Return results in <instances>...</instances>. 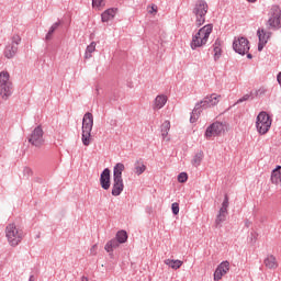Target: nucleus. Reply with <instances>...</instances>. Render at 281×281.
<instances>
[{"label":"nucleus","instance_id":"f257e3e1","mask_svg":"<svg viewBox=\"0 0 281 281\" xmlns=\"http://www.w3.org/2000/svg\"><path fill=\"white\" fill-rule=\"evenodd\" d=\"M212 30H214V25L206 24L201 27L195 34H193L191 41V49H199V47H205V45H207V41H210V34H212Z\"/></svg>","mask_w":281,"mask_h":281},{"label":"nucleus","instance_id":"f03ea898","mask_svg":"<svg viewBox=\"0 0 281 281\" xmlns=\"http://www.w3.org/2000/svg\"><path fill=\"white\" fill-rule=\"evenodd\" d=\"M25 237L23 229L14 223H10L5 227V238L10 247H19Z\"/></svg>","mask_w":281,"mask_h":281},{"label":"nucleus","instance_id":"7ed1b4c3","mask_svg":"<svg viewBox=\"0 0 281 281\" xmlns=\"http://www.w3.org/2000/svg\"><path fill=\"white\" fill-rule=\"evenodd\" d=\"M91 131H93V114L87 112L82 119V144L89 146L91 144Z\"/></svg>","mask_w":281,"mask_h":281},{"label":"nucleus","instance_id":"20e7f679","mask_svg":"<svg viewBox=\"0 0 281 281\" xmlns=\"http://www.w3.org/2000/svg\"><path fill=\"white\" fill-rule=\"evenodd\" d=\"M271 124H273V120L267 112H260L256 119V130L259 135H267L271 130Z\"/></svg>","mask_w":281,"mask_h":281},{"label":"nucleus","instance_id":"39448f33","mask_svg":"<svg viewBox=\"0 0 281 281\" xmlns=\"http://www.w3.org/2000/svg\"><path fill=\"white\" fill-rule=\"evenodd\" d=\"M0 95L2 100H8L12 95V81L8 71L0 72Z\"/></svg>","mask_w":281,"mask_h":281},{"label":"nucleus","instance_id":"423d86ee","mask_svg":"<svg viewBox=\"0 0 281 281\" xmlns=\"http://www.w3.org/2000/svg\"><path fill=\"white\" fill-rule=\"evenodd\" d=\"M207 2L205 0H199L193 9L195 15V25L201 27L205 23V14H207Z\"/></svg>","mask_w":281,"mask_h":281},{"label":"nucleus","instance_id":"0eeeda50","mask_svg":"<svg viewBox=\"0 0 281 281\" xmlns=\"http://www.w3.org/2000/svg\"><path fill=\"white\" fill-rule=\"evenodd\" d=\"M268 22L267 25L269 30H280L281 27V10L278 5L271 7L269 13H268Z\"/></svg>","mask_w":281,"mask_h":281},{"label":"nucleus","instance_id":"6e6552de","mask_svg":"<svg viewBox=\"0 0 281 281\" xmlns=\"http://www.w3.org/2000/svg\"><path fill=\"white\" fill-rule=\"evenodd\" d=\"M43 135H45V133L43 132V127L38 125L32 131L31 135L29 136V143L36 148H41V145L45 143V138H43Z\"/></svg>","mask_w":281,"mask_h":281},{"label":"nucleus","instance_id":"1a4fd4ad","mask_svg":"<svg viewBox=\"0 0 281 281\" xmlns=\"http://www.w3.org/2000/svg\"><path fill=\"white\" fill-rule=\"evenodd\" d=\"M228 210H229V196L225 194L224 201L222 202V205L220 207L218 214L215 220L216 225H221V223H225L227 218V214H229Z\"/></svg>","mask_w":281,"mask_h":281},{"label":"nucleus","instance_id":"9d476101","mask_svg":"<svg viewBox=\"0 0 281 281\" xmlns=\"http://www.w3.org/2000/svg\"><path fill=\"white\" fill-rule=\"evenodd\" d=\"M223 133H225V125L221 122H215L206 128L204 135L206 139H212V137H218Z\"/></svg>","mask_w":281,"mask_h":281},{"label":"nucleus","instance_id":"9b49d317","mask_svg":"<svg viewBox=\"0 0 281 281\" xmlns=\"http://www.w3.org/2000/svg\"><path fill=\"white\" fill-rule=\"evenodd\" d=\"M233 49H235L237 54L245 56V54L249 53V41L245 37L235 40L233 43Z\"/></svg>","mask_w":281,"mask_h":281},{"label":"nucleus","instance_id":"f8f14e48","mask_svg":"<svg viewBox=\"0 0 281 281\" xmlns=\"http://www.w3.org/2000/svg\"><path fill=\"white\" fill-rule=\"evenodd\" d=\"M221 94L212 93L211 95H206L202 101L198 104L202 109H211V106H217L218 102H221Z\"/></svg>","mask_w":281,"mask_h":281},{"label":"nucleus","instance_id":"ddd939ff","mask_svg":"<svg viewBox=\"0 0 281 281\" xmlns=\"http://www.w3.org/2000/svg\"><path fill=\"white\" fill-rule=\"evenodd\" d=\"M257 36L259 38L258 52H262V49H265V45H267V43H269V38H271V32L265 31V29H259L257 31Z\"/></svg>","mask_w":281,"mask_h":281},{"label":"nucleus","instance_id":"4468645a","mask_svg":"<svg viewBox=\"0 0 281 281\" xmlns=\"http://www.w3.org/2000/svg\"><path fill=\"white\" fill-rule=\"evenodd\" d=\"M228 272H229V261H223L217 266L213 274V279L215 281L223 280V276H226V273Z\"/></svg>","mask_w":281,"mask_h":281},{"label":"nucleus","instance_id":"2eb2a0df","mask_svg":"<svg viewBox=\"0 0 281 281\" xmlns=\"http://www.w3.org/2000/svg\"><path fill=\"white\" fill-rule=\"evenodd\" d=\"M100 183L103 190H109V188H111V170L109 168H105L102 171L100 177Z\"/></svg>","mask_w":281,"mask_h":281},{"label":"nucleus","instance_id":"dca6fc26","mask_svg":"<svg viewBox=\"0 0 281 281\" xmlns=\"http://www.w3.org/2000/svg\"><path fill=\"white\" fill-rule=\"evenodd\" d=\"M124 192V179H114L112 184V196H120Z\"/></svg>","mask_w":281,"mask_h":281},{"label":"nucleus","instance_id":"f3484780","mask_svg":"<svg viewBox=\"0 0 281 281\" xmlns=\"http://www.w3.org/2000/svg\"><path fill=\"white\" fill-rule=\"evenodd\" d=\"M263 265L266 269H270V271H276V269L280 267L278 259L273 255H268L263 260Z\"/></svg>","mask_w":281,"mask_h":281},{"label":"nucleus","instance_id":"a211bd4d","mask_svg":"<svg viewBox=\"0 0 281 281\" xmlns=\"http://www.w3.org/2000/svg\"><path fill=\"white\" fill-rule=\"evenodd\" d=\"M115 14H117V8H110L106 9L101 14V21L102 23H109V21H113L115 19Z\"/></svg>","mask_w":281,"mask_h":281},{"label":"nucleus","instance_id":"6ab92c4d","mask_svg":"<svg viewBox=\"0 0 281 281\" xmlns=\"http://www.w3.org/2000/svg\"><path fill=\"white\" fill-rule=\"evenodd\" d=\"M167 102H168V95L158 94L154 100V110L159 111V109H164Z\"/></svg>","mask_w":281,"mask_h":281},{"label":"nucleus","instance_id":"aec40b11","mask_svg":"<svg viewBox=\"0 0 281 281\" xmlns=\"http://www.w3.org/2000/svg\"><path fill=\"white\" fill-rule=\"evenodd\" d=\"M270 182L272 186H281V166H277L270 176Z\"/></svg>","mask_w":281,"mask_h":281},{"label":"nucleus","instance_id":"412c9836","mask_svg":"<svg viewBox=\"0 0 281 281\" xmlns=\"http://www.w3.org/2000/svg\"><path fill=\"white\" fill-rule=\"evenodd\" d=\"M126 170V167L122 162H117L113 168V179H123L122 172Z\"/></svg>","mask_w":281,"mask_h":281},{"label":"nucleus","instance_id":"4be33fe9","mask_svg":"<svg viewBox=\"0 0 281 281\" xmlns=\"http://www.w3.org/2000/svg\"><path fill=\"white\" fill-rule=\"evenodd\" d=\"M165 265H167V267H170V269L177 271V269H181V267L183 266V261L179 259H166Z\"/></svg>","mask_w":281,"mask_h":281},{"label":"nucleus","instance_id":"5701e85b","mask_svg":"<svg viewBox=\"0 0 281 281\" xmlns=\"http://www.w3.org/2000/svg\"><path fill=\"white\" fill-rule=\"evenodd\" d=\"M168 133H170V121H165L161 125V136L165 142H170V137H168Z\"/></svg>","mask_w":281,"mask_h":281},{"label":"nucleus","instance_id":"b1692460","mask_svg":"<svg viewBox=\"0 0 281 281\" xmlns=\"http://www.w3.org/2000/svg\"><path fill=\"white\" fill-rule=\"evenodd\" d=\"M120 241L116 239H112L110 241H108L104 246L105 251H108V254H111V251H113V249H117V247H120Z\"/></svg>","mask_w":281,"mask_h":281},{"label":"nucleus","instance_id":"393cba45","mask_svg":"<svg viewBox=\"0 0 281 281\" xmlns=\"http://www.w3.org/2000/svg\"><path fill=\"white\" fill-rule=\"evenodd\" d=\"M16 45H9L5 47V50H4V56L5 58H13V56L16 54Z\"/></svg>","mask_w":281,"mask_h":281},{"label":"nucleus","instance_id":"a878e982","mask_svg":"<svg viewBox=\"0 0 281 281\" xmlns=\"http://www.w3.org/2000/svg\"><path fill=\"white\" fill-rule=\"evenodd\" d=\"M203 157H205L203 151L196 153L192 159V166H194L195 168H199V166H201V161H203Z\"/></svg>","mask_w":281,"mask_h":281},{"label":"nucleus","instance_id":"bb28decb","mask_svg":"<svg viewBox=\"0 0 281 281\" xmlns=\"http://www.w3.org/2000/svg\"><path fill=\"white\" fill-rule=\"evenodd\" d=\"M201 105L199 103L195 105V109L191 113L190 122L194 124L199 120V115H201Z\"/></svg>","mask_w":281,"mask_h":281},{"label":"nucleus","instance_id":"cd10ccee","mask_svg":"<svg viewBox=\"0 0 281 281\" xmlns=\"http://www.w3.org/2000/svg\"><path fill=\"white\" fill-rule=\"evenodd\" d=\"M134 172L138 177H139V175H144V172H146V165H144V162H142V161H136Z\"/></svg>","mask_w":281,"mask_h":281},{"label":"nucleus","instance_id":"c85d7f7f","mask_svg":"<svg viewBox=\"0 0 281 281\" xmlns=\"http://www.w3.org/2000/svg\"><path fill=\"white\" fill-rule=\"evenodd\" d=\"M95 46H97L95 42H92L90 45L87 46L86 53H85L86 59L92 58L93 56L92 54L93 52H95Z\"/></svg>","mask_w":281,"mask_h":281},{"label":"nucleus","instance_id":"c756f323","mask_svg":"<svg viewBox=\"0 0 281 281\" xmlns=\"http://www.w3.org/2000/svg\"><path fill=\"white\" fill-rule=\"evenodd\" d=\"M213 52H214V59L218 60V58H221V54H222V48H221V42L216 41L213 45Z\"/></svg>","mask_w":281,"mask_h":281},{"label":"nucleus","instance_id":"7c9ffc66","mask_svg":"<svg viewBox=\"0 0 281 281\" xmlns=\"http://www.w3.org/2000/svg\"><path fill=\"white\" fill-rule=\"evenodd\" d=\"M116 240L119 241V244H124L126 243V240H128V234H126V231H120L116 234Z\"/></svg>","mask_w":281,"mask_h":281},{"label":"nucleus","instance_id":"2f4dec72","mask_svg":"<svg viewBox=\"0 0 281 281\" xmlns=\"http://www.w3.org/2000/svg\"><path fill=\"white\" fill-rule=\"evenodd\" d=\"M104 5H106L104 0H92V8L94 10H103Z\"/></svg>","mask_w":281,"mask_h":281},{"label":"nucleus","instance_id":"473e14b6","mask_svg":"<svg viewBox=\"0 0 281 281\" xmlns=\"http://www.w3.org/2000/svg\"><path fill=\"white\" fill-rule=\"evenodd\" d=\"M59 25L60 23L56 22L50 26L48 33L46 34V41H52V35L54 34V32H56V30H58Z\"/></svg>","mask_w":281,"mask_h":281},{"label":"nucleus","instance_id":"72a5a7b5","mask_svg":"<svg viewBox=\"0 0 281 281\" xmlns=\"http://www.w3.org/2000/svg\"><path fill=\"white\" fill-rule=\"evenodd\" d=\"M178 181H179V183H186V181H188V173H186V172L179 173Z\"/></svg>","mask_w":281,"mask_h":281},{"label":"nucleus","instance_id":"f704fd0d","mask_svg":"<svg viewBox=\"0 0 281 281\" xmlns=\"http://www.w3.org/2000/svg\"><path fill=\"white\" fill-rule=\"evenodd\" d=\"M171 210H172V214H175V216H177V214H179V203H177V202L172 203Z\"/></svg>","mask_w":281,"mask_h":281},{"label":"nucleus","instance_id":"c9c22d12","mask_svg":"<svg viewBox=\"0 0 281 281\" xmlns=\"http://www.w3.org/2000/svg\"><path fill=\"white\" fill-rule=\"evenodd\" d=\"M21 43V36L19 35H14L12 38V44L11 45H15V47Z\"/></svg>","mask_w":281,"mask_h":281},{"label":"nucleus","instance_id":"e433bc0d","mask_svg":"<svg viewBox=\"0 0 281 281\" xmlns=\"http://www.w3.org/2000/svg\"><path fill=\"white\" fill-rule=\"evenodd\" d=\"M249 98H251V95L245 94L243 98L237 100V104H240L243 102H247V100H249Z\"/></svg>","mask_w":281,"mask_h":281},{"label":"nucleus","instance_id":"4c0bfd02","mask_svg":"<svg viewBox=\"0 0 281 281\" xmlns=\"http://www.w3.org/2000/svg\"><path fill=\"white\" fill-rule=\"evenodd\" d=\"M258 240V233L254 232L250 235V243H256Z\"/></svg>","mask_w":281,"mask_h":281},{"label":"nucleus","instance_id":"58836bf2","mask_svg":"<svg viewBox=\"0 0 281 281\" xmlns=\"http://www.w3.org/2000/svg\"><path fill=\"white\" fill-rule=\"evenodd\" d=\"M267 93V89L260 88L259 90L256 91V95H265Z\"/></svg>","mask_w":281,"mask_h":281},{"label":"nucleus","instance_id":"ea45409f","mask_svg":"<svg viewBox=\"0 0 281 281\" xmlns=\"http://www.w3.org/2000/svg\"><path fill=\"white\" fill-rule=\"evenodd\" d=\"M90 252L92 254V256H95V254H98V246H97V244H94V245L91 247Z\"/></svg>","mask_w":281,"mask_h":281},{"label":"nucleus","instance_id":"a19ab883","mask_svg":"<svg viewBox=\"0 0 281 281\" xmlns=\"http://www.w3.org/2000/svg\"><path fill=\"white\" fill-rule=\"evenodd\" d=\"M24 175H27V177H32V175H34V172L32 171L31 168H24Z\"/></svg>","mask_w":281,"mask_h":281},{"label":"nucleus","instance_id":"79ce46f5","mask_svg":"<svg viewBox=\"0 0 281 281\" xmlns=\"http://www.w3.org/2000/svg\"><path fill=\"white\" fill-rule=\"evenodd\" d=\"M148 12L149 14H157V5H151Z\"/></svg>","mask_w":281,"mask_h":281},{"label":"nucleus","instance_id":"37998d69","mask_svg":"<svg viewBox=\"0 0 281 281\" xmlns=\"http://www.w3.org/2000/svg\"><path fill=\"white\" fill-rule=\"evenodd\" d=\"M277 80H278L279 85H281V71L278 74Z\"/></svg>","mask_w":281,"mask_h":281},{"label":"nucleus","instance_id":"c03bdc74","mask_svg":"<svg viewBox=\"0 0 281 281\" xmlns=\"http://www.w3.org/2000/svg\"><path fill=\"white\" fill-rule=\"evenodd\" d=\"M247 1H249V3H255L256 0H247Z\"/></svg>","mask_w":281,"mask_h":281},{"label":"nucleus","instance_id":"a18cd8bd","mask_svg":"<svg viewBox=\"0 0 281 281\" xmlns=\"http://www.w3.org/2000/svg\"><path fill=\"white\" fill-rule=\"evenodd\" d=\"M247 58H251V54H248V55H247Z\"/></svg>","mask_w":281,"mask_h":281},{"label":"nucleus","instance_id":"49530a36","mask_svg":"<svg viewBox=\"0 0 281 281\" xmlns=\"http://www.w3.org/2000/svg\"><path fill=\"white\" fill-rule=\"evenodd\" d=\"M82 281H89V279H87V278H83V279H82Z\"/></svg>","mask_w":281,"mask_h":281}]
</instances>
